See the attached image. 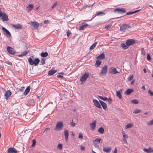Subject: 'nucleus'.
Instances as JSON below:
<instances>
[{
	"instance_id": "680f3d73",
	"label": "nucleus",
	"mask_w": 153,
	"mask_h": 153,
	"mask_svg": "<svg viewBox=\"0 0 153 153\" xmlns=\"http://www.w3.org/2000/svg\"><path fill=\"white\" fill-rule=\"evenodd\" d=\"M25 89L24 87H22L20 88L19 90L20 91H22Z\"/></svg>"
},
{
	"instance_id": "c756f323",
	"label": "nucleus",
	"mask_w": 153,
	"mask_h": 153,
	"mask_svg": "<svg viewBox=\"0 0 153 153\" xmlns=\"http://www.w3.org/2000/svg\"><path fill=\"white\" fill-rule=\"evenodd\" d=\"M133 91V90L132 89H128L125 92V94L127 95L130 94L131 92Z\"/></svg>"
},
{
	"instance_id": "bf43d9fd",
	"label": "nucleus",
	"mask_w": 153,
	"mask_h": 153,
	"mask_svg": "<svg viewBox=\"0 0 153 153\" xmlns=\"http://www.w3.org/2000/svg\"><path fill=\"white\" fill-rule=\"evenodd\" d=\"M78 137L80 139H82V138L83 136L81 133H80L79 134Z\"/></svg>"
},
{
	"instance_id": "ddd939ff",
	"label": "nucleus",
	"mask_w": 153,
	"mask_h": 153,
	"mask_svg": "<svg viewBox=\"0 0 153 153\" xmlns=\"http://www.w3.org/2000/svg\"><path fill=\"white\" fill-rule=\"evenodd\" d=\"M11 94V92L10 90H7L6 91L4 94L5 98L7 99Z\"/></svg>"
},
{
	"instance_id": "2f4dec72",
	"label": "nucleus",
	"mask_w": 153,
	"mask_h": 153,
	"mask_svg": "<svg viewBox=\"0 0 153 153\" xmlns=\"http://www.w3.org/2000/svg\"><path fill=\"white\" fill-rule=\"evenodd\" d=\"M101 63V60H97L95 63V65L96 66V67L97 68L99 67Z\"/></svg>"
},
{
	"instance_id": "f03ea898",
	"label": "nucleus",
	"mask_w": 153,
	"mask_h": 153,
	"mask_svg": "<svg viewBox=\"0 0 153 153\" xmlns=\"http://www.w3.org/2000/svg\"><path fill=\"white\" fill-rule=\"evenodd\" d=\"M131 28V27L128 24H123L120 27V30L123 32L126 30Z\"/></svg>"
},
{
	"instance_id": "9d476101",
	"label": "nucleus",
	"mask_w": 153,
	"mask_h": 153,
	"mask_svg": "<svg viewBox=\"0 0 153 153\" xmlns=\"http://www.w3.org/2000/svg\"><path fill=\"white\" fill-rule=\"evenodd\" d=\"M94 105L96 107L99 108H102L101 105L100 104L99 102L96 99L94 100L93 101Z\"/></svg>"
},
{
	"instance_id": "79ce46f5",
	"label": "nucleus",
	"mask_w": 153,
	"mask_h": 153,
	"mask_svg": "<svg viewBox=\"0 0 153 153\" xmlns=\"http://www.w3.org/2000/svg\"><path fill=\"white\" fill-rule=\"evenodd\" d=\"M141 54L143 55H144L145 54V51L143 48H141Z\"/></svg>"
},
{
	"instance_id": "20e7f679",
	"label": "nucleus",
	"mask_w": 153,
	"mask_h": 153,
	"mask_svg": "<svg viewBox=\"0 0 153 153\" xmlns=\"http://www.w3.org/2000/svg\"><path fill=\"white\" fill-rule=\"evenodd\" d=\"M114 12L119 14H122L124 13L126 11L125 9L123 8H117L114 9Z\"/></svg>"
},
{
	"instance_id": "a211bd4d",
	"label": "nucleus",
	"mask_w": 153,
	"mask_h": 153,
	"mask_svg": "<svg viewBox=\"0 0 153 153\" xmlns=\"http://www.w3.org/2000/svg\"><path fill=\"white\" fill-rule=\"evenodd\" d=\"M99 102L103 109L104 110L106 109L107 108L106 104L102 101L99 100Z\"/></svg>"
},
{
	"instance_id": "774afa93",
	"label": "nucleus",
	"mask_w": 153,
	"mask_h": 153,
	"mask_svg": "<svg viewBox=\"0 0 153 153\" xmlns=\"http://www.w3.org/2000/svg\"><path fill=\"white\" fill-rule=\"evenodd\" d=\"M135 82V80H133L131 82V85H133L134 83V82Z\"/></svg>"
},
{
	"instance_id": "473e14b6",
	"label": "nucleus",
	"mask_w": 153,
	"mask_h": 153,
	"mask_svg": "<svg viewBox=\"0 0 153 153\" xmlns=\"http://www.w3.org/2000/svg\"><path fill=\"white\" fill-rule=\"evenodd\" d=\"M121 46L124 50H126L128 48V46L126 45L124 43H122L121 45Z\"/></svg>"
},
{
	"instance_id": "13d9d810",
	"label": "nucleus",
	"mask_w": 153,
	"mask_h": 153,
	"mask_svg": "<svg viewBox=\"0 0 153 153\" xmlns=\"http://www.w3.org/2000/svg\"><path fill=\"white\" fill-rule=\"evenodd\" d=\"M57 4V3L56 2L53 4V5L51 7V8L52 9H53Z\"/></svg>"
},
{
	"instance_id": "cd10ccee",
	"label": "nucleus",
	"mask_w": 153,
	"mask_h": 153,
	"mask_svg": "<svg viewBox=\"0 0 153 153\" xmlns=\"http://www.w3.org/2000/svg\"><path fill=\"white\" fill-rule=\"evenodd\" d=\"M57 71L56 70H52L49 71L48 72L49 75H52L56 72Z\"/></svg>"
},
{
	"instance_id": "6ab92c4d",
	"label": "nucleus",
	"mask_w": 153,
	"mask_h": 153,
	"mask_svg": "<svg viewBox=\"0 0 153 153\" xmlns=\"http://www.w3.org/2000/svg\"><path fill=\"white\" fill-rule=\"evenodd\" d=\"M122 134H123V140L125 142V143L127 144V141L126 139L128 138V135H126V134L124 133L123 131V132Z\"/></svg>"
},
{
	"instance_id": "49530a36",
	"label": "nucleus",
	"mask_w": 153,
	"mask_h": 153,
	"mask_svg": "<svg viewBox=\"0 0 153 153\" xmlns=\"http://www.w3.org/2000/svg\"><path fill=\"white\" fill-rule=\"evenodd\" d=\"M133 78V75L132 74L130 75L128 77V79L129 81H130Z\"/></svg>"
},
{
	"instance_id": "09e8293b",
	"label": "nucleus",
	"mask_w": 153,
	"mask_h": 153,
	"mask_svg": "<svg viewBox=\"0 0 153 153\" xmlns=\"http://www.w3.org/2000/svg\"><path fill=\"white\" fill-rule=\"evenodd\" d=\"M70 124L71 126L72 127H74L75 125V123L73 122V120L70 123Z\"/></svg>"
},
{
	"instance_id": "f8f14e48",
	"label": "nucleus",
	"mask_w": 153,
	"mask_h": 153,
	"mask_svg": "<svg viewBox=\"0 0 153 153\" xmlns=\"http://www.w3.org/2000/svg\"><path fill=\"white\" fill-rule=\"evenodd\" d=\"M96 121L94 120L90 124L91 128L92 130H94L95 129L96 126Z\"/></svg>"
},
{
	"instance_id": "5fc2aeb1",
	"label": "nucleus",
	"mask_w": 153,
	"mask_h": 153,
	"mask_svg": "<svg viewBox=\"0 0 153 153\" xmlns=\"http://www.w3.org/2000/svg\"><path fill=\"white\" fill-rule=\"evenodd\" d=\"M147 60L148 61H150L151 60V58L150 57V55L149 53L147 54Z\"/></svg>"
},
{
	"instance_id": "4c0bfd02",
	"label": "nucleus",
	"mask_w": 153,
	"mask_h": 153,
	"mask_svg": "<svg viewBox=\"0 0 153 153\" xmlns=\"http://www.w3.org/2000/svg\"><path fill=\"white\" fill-rule=\"evenodd\" d=\"M133 126V124L131 123H129L127 124L126 126V129L132 127Z\"/></svg>"
},
{
	"instance_id": "c03bdc74",
	"label": "nucleus",
	"mask_w": 153,
	"mask_h": 153,
	"mask_svg": "<svg viewBox=\"0 0 153 153\" xmlns=\"http://www.w3.org/2000/svg\"><path fill=\"white\" fill-rule=\"evenodd\" d=\"M147 124L149 126L152 125L153 124V119L152 120H150V121L148 122L147 123Z\"/></svg>"
},
{
	"instance_id": "e2e57ef3",
	"label": "nucleus",
	"mask_w": 153,
	"mask_h": 153,
	"mask_svg": "<svg viewBox=\"0 0 153 153\" xmlns=\"http://www.w3.org/2000/svg\"><path fill=\"white\" fill-rule=\"evenodd\" d=\"M80 149L82 150H85V147L83 146H81L80 147Z\"/></svg>"
},
{
	"instance_id": "393cba45",
	"label": "nucleus",
	"mask_w": 153,
	"mask_h": 153,
	"mask_svg": "<svg viewBox=\"0 0 153 153\" xmlns=\"http://www.w3.org/2000/svg\"><path fill=\"white\" fill-rule=\"evenodd\" d=\"M143 150L148 153H151V152H153V150L150 148H149L148 149L144 148L143 149Z\"/></svg>"
},
{
	"instance_id": "1a4fd4ad",
	"label": "nucleus",
	"mask_w": 153,
	"mask_h": 153,
	"mask_svg": "<svg viewBox=\"0 0 153 153\" xmlns=\"http://www.w3.org/2000/svg\"><path fill=\"white\" fill-rule=\"evenodd\" d=\"M109 73L112 74H116L118 73L119 72L117 71L115 68L111 67L109 69Z\"/></svg>"
},
{
	"instance_id": "603ef678",
	"label": "nucleus",
	"mask_w": 153,
	"mask_h": 153,
	"mask_svg": "<svg viewBox=\"0 0 153 153\" xmlns=\"http://www.w3.org/2000/svg\"><path fill=\"white\" fill-rule=\"evenodd\" d=\"M62 146L61 144H59L57 146V148L59 150H61L62 149Z\"/></svg>"
},
{
	"instance_id": "864d4df0",
	"label": "nucleus",
	"mask_w": 153,
	"mask_h": 153,
	"mask_svg": "<svg viewBox=\"0 0 153 153\" xmlns=\"http://www.w3.org/2000/svg\"><path fill=\"white\" fill-rule=\"evenodd\" d=\"M107 100L109 104H111L112 101V100L110 98H109L107 99Z\"/></svg>"
},
{
	"instance_id": "e433bc0d",
	"label": "nucleus",
	"mask_w": 153,
	"mask_h": 153,
	"mask_svg": "<svg viewBox=\"0 0 153 153\" xmlns=\"http://www.w3.org/2000/svg\"><path fill=\"white\" fill-rule=\"evenodd\" d=\"M105 14V13L102 12L100 11L98 12L96 14L97 16H102Z\"/></svg>"
},
{
	"instance_id": "a18cd8bd",
	"label": "nucleus",
	"mask_w": 153,
	"mask_h": 153,
	"mask_svg": "<svg viewBox=\"0 0 153 153\" xmlns=\"http://www.w3.org/2000/svg\"><path fill=\"white\" fill-rule=\"evenodd\" d=\"M101 140V139L100 138H97L93 141H94L95 142H97L98 143H100Z\"/></svg>"
},
{
	"instance_id": "4be33fe9",
	"label": "nucleus",
	"mask_w": 153,
	"mask_h": 153,
	"mask_svg": "<svg viewBox=\"0 0 153 153\" xmlns=\"http://www.w3.org/2000/svg\"><path fill=\"white\" fill-rule=\"evenodd\" d=\"M122 92V90L121 89H120L119 91H117L116 92V95L120 99L122 98V96L121 94Z\"/></svg>"
},
{
	"instance_id": "6e6552de",
	"label": "nucleus",
	"mask_w": 153,
	"mask_h": 153,
	"mask_svg": "<svg viewBox=\"0 0 153 153\" xmlns=\"http://www.w3.org/2000/svg\"><path fill=\"white\" fill-rule=\"evenodd\" d=\"M7 51L8 53L10 54L14 55L16 53V51L14 50V49L10 47H7Z\"/></svg>"
},
{
	"instance_id": "052dcab7",
	"label": "nucleus",
	"mask_w": 153,
	"mask_h": 153,
	"mask_svg": "<svg viewBox=\"0 0 153 153\" xmlns=\"http://www.w3.org/2000/svg\"><path fill=\"white\" fill-rule=\"evenodd\" d=\"M36 143V141L34 139L33 140V144L32 145V146L33 147V146H34V145Z\"/></svg>"
},
{
	"instance_id": "6e6d98bb",
	"label": "nucleus",
	"mask_w": 153,
	"mask_h": 153,
	"mask_svg": "<svg viewBox=\"0 0 153 153\" xmlns=\"http://www.w3.org/2000/svg\"><path fill=\"white\" fill-rule=\"evenodd\" d=\"M66 33H67V36L69 37L71 33V32L69 30H68L67 31Z\"/></svg>"
},
{
	"instance_id": "423d86ee",
	"label": "nucleus",
	"mask_w": 153,
	"mask_h": 153,
	"mask_svg": "<svg viewBox=\"0 0 153 153\" xmlns=\"http://www.w3.org/2000/svg\"><path fill=\"white\" fill-rule=\"evenodd\" d=\"M89 74L88 73H85L81 77L80 81L82 82H85Z\"/></svg>"
},
{
	"instance_id": "37998d69",
	"label": "nucleus",
	"mask_w": 153,
	"mask_h": 153,
	"mask_svg": "<svg viewBox=\"0 0 153 153\" xmlns=\"http://www.w3.org/2000/svg\"><path fill=\"white\" fill-rule=\"evenodd\" d=\"M141 110L140 109H136L133 112L134 114H136L140 113Z\"/></svg>"
},
{
	"instance_id": "de8ad7c7",
	"label": "nucleus",
	"mask_w": 153,
	"mask_h": 153,
	"mask_svg": "<svg viewBox=\"0 0 153 153\" xmlns=\"http://www.w3.org/2000/svg\"><path fill=\"white\" fill-rule=\"evenodd\" d=\"M30 7L29 9H28L29 10H31L33 8V6L32 4H29L27 7Z\"/></svg>"
},
{
	"instance_id": "aec40b11",
	"label": "nucleus",
	"mask_w": 153,
	"mask_h": 153,
	"mask_svg": "<svg viewBox=\"0 0 153 153\" xmlns=\"http://www.w3.org/2000/svg\"><path fill=\"white\" fill-rule=\"evenodd\" d=\"M33 65L37 66L40 62V60L38 58H36L33 60Z\"/></svg>"
},
{
	"instance_id": "f704fd0d",
	"label": "nucleus",
	"mask_w": 153,
	"mask_h": 153,
	"mask_svg": "<svg viewBox=\"0 0 153 153\" xmlns=\"http://www.w3.org/2000/svg\"><path fill=\"white\" fill-rule=\"evenodd\" d=\"M98 131L101 134H103L104 132V129L102 127H101L99 128Z\"/></svg>"
},
{
	"instance_id": "8fccbe9b",
	"label": "nucleus",
	"mask_w": 153,
	"mask_h": 153,
	"mask_svg": "<svg viewBox=\"0 0 153 153\" xmlns=\"http://www.w3.org/2000/svg\"><path fill=\"white\" fill-rule=\"evenodd\" d=\"M148 93L150 96H153V92L152 91L150 90L149 89L148 90Z\"/></svg>"
},
{
	"instance_id": "b1692460",
	"label": "nucleus",
	"mask_w": 153,
	"mask_h": 153,
	"mask_svg": "<svg viewBox=\"0 0 153 153\" xmlns=\"http://www.w3.org/2000/svg\"><path fill=\"white\" fill-rule=\"evenodd\" d=\"M33 58V56H32V57H30L28 59V62L31 65H33V59H32Z\"/></svg>"
},
{
	"instance_id": "dca6fc26",
	"label": "nucleus",
	"mask_w": 153,
	"mask_h": 153,
	"mask_svg": "<svg viewBox=\"0 0 153 153\" xmlns=\"http://www.w3.org/2000/svg\"><path fill=\"white\" fill-rule=\"evenodd\" d=\"M12 26L17 29H21L22 28V25L19 24L17 25H13Z\"/></svg>"
},
{
	"instance_id": "f3484780",
	"label": "nucleus",
	"mask_w": 153,
	"mask_h": 153,
	"mask_svg": "<svg viewBox=\"0 0 153 153\" xmlns=\"http://www.w3.org/2000/svg\"><path fill=\"white\" fill-rule=\"evenodd\" d=\"M31 25L34 28V29H36L38 28L39 26V24L37 22H31Z\"/></svg>"
},
{
	"instance_id": "4d7b16f0",
	"label": "nucleus",
	"mask_w": 153,
	"mask_h": 153,
	"mask_svg": "<svg viewBox=\"0 0 153 153\" xmlns=\"http://www.w3.org/2000/svg\"><path fill=\"white\" fill-rule=\"evenodd\" d=\"M93 144H94V147L96 148L97 147V143H96V142L94 141H93Z\"/></svg>"
},
{
	"instance_id": "c85d7f7f",
	"label": "nucleus",
	"mask_w": 153,
	"mask_h": 153,
	"mask_svg": "<svg viewBox=\"0 0 153 153\" xmlns=\"http://www.w3.org/2000/svg\"><path fill=\"white\" fill-rule=\"evenodd\" d=\"M140 10H135L134 11H132V12H127L126 15H131L134 13H135L138 12H139L140 11Z\"/></svg>"
},
{
	"instance_id": "9b49d317",
	"label": "nucleus",
	"mask_w": 153,
	"mask_h": 153,
	"mask_svg": "<svg viewBox=\"0 0 153 153\" xmlns=\"http://www.w3.org/2000/svg\"><path fill=\"white\" fill-rule=\"evenodd\" d=\"M7 153H17V151L14 148L10 147L7 150Z\"/></svg>"
},
{
	"instance_id": "58836bf2",
	"label": "nucleus",
	"mask_w": 153,
	"mask_h": 153,
	"mask_svg": "<svg viewBox=\"0 0 153 153\" xmlns=\"http://www.w3.org/2000/svg\"><path fill=\"white\" fill-rule=\"evenodd\" d=\"M45 59L44 58H42L40 61L41 65H43L45 63Z\"/></svg>"
},
{
	"instance_id": "4468645a",
	"label": "nucleus",
	"mask_w": 153,
	"mask_h": 153,
	"mask_svg": "<svg viewBox=\"0 0 153 153\" xmlns=\"http://www.w3.org/2000/svg\"><path fill=\"white\" fill-rule=\"evenodd\" d=\"M64 134L65 137V140L67 141L68 139V136L69 135L68 131L66 129H64Z\"/></svg>"
},
{
	"instance_id": "3c124183",
	"label": "nucleus",
	"mask_w": 153,
	"mask_h": 153,
	"mask_svg": "<svg viewBox=\"0 0 153 153\" xmlns=\"http://www.w3.org/2000/svg\"><path fill=\"white\" fill-rule=\"evenodd\" d=\"M111 25H106L105 27V29L107 30H108V29H109L111 28Z\"/></svg>"
},
{
	"instance_id": "0eeeda50",
	"label": "nucleus",
	"mask_w": 153,
	"mask_h": 153,
	"mask_svg": "<svg viewBox=\"0 0 153 153\" xmlns=\"http://www.w3.org/2000/svg\"><path fill=\"white\" fill-rule=\"evenodd\" d=\"M3 31L5 33L4 34L8 38L10 37L11 35L10 32L7 30L6 28L4 27H2V28Z\"/></svg>"
},
{
	"instance_id": "5701e85b",
	"label": "nucleus",
	"mask_w": 153,
	"mask_h": 153,
	"mask_svg": "<svg viewBox=\"0 0 153 153\" xmlns=\"http://www.w3.org/2000/svg\"><path fill=\"white\" fill-rule=\"evenodd\" d=\"M30 89V87L29 86L27 87L26 89H25V91L24 93V94L25 95H26L29 92Z\"/></svg>"
},
{
	"instance_id": "2eb2a0df",
	"label": "nucleus",
	"mask_w": 153,
	"mask_h": 153,
	"mask_svg": "<svg viewBox=\"0 0 153 153\" xmlns=\"http://www.w3.org/2000/svg\"><path fill=\"white\" fill-rule=\"evenodd\" d=\"M1 17H2V20L3 21H7L8 20L7 16L5 13H3Z\"/></svg>"
},
{
	"instance_id": "0e129e2a",
	"label": "nucleus",
	"mask_w": 153,
	"mask_h": 153,
	"mask_svg": "<svg viewBox=\"0 0 153 153\" xmlns=\"http://www.w3.org/2000/svg\"><path fill=\"white\" fill-rule=\"evenodd\" d=\"M49 22V21L48 20H45L44 22V23L45 24H47Z\"/></svg>"
},
{
	"instance_id": "72a5a7b5",
	"label": "nucleus",
	"mask_w": 153,
	"mask_h": 153,
	"mask_svg": "<svg viewBox=\"0 0 153 153\" xmlns=\"http://www.w3.org/2000/svg\"><path fill=\"white\" fill-rule=\"evenodd\" d=\"M48 55V53L47 52H42L41 54V56L42 57H46Z\"/></svg>"
},
{
	"instance_id": "7ed1b4c3",
	"label": "nucleus",
	"mask_w": 153,
	"mask_h": 153,
	"mask_svg": "<svg viewBox=\"0 0 153 153\" xmlns=\"http://www.w3.org/2000/svg\"><path fill=\"white\" fill-rule=\"evenodd\" d=\"M108 66L105 65L104 66L102 69L100 73V76H104L107 73Z\"/></svg>"
},
{
	"instance_id": "338daca9",
	"label": "nucleus",
	"mask_w": 153,
	"mask_h": 153,
	"mask_svg": "<svg viewBox=\"0 0 153 153\" xmlns=\"http://www.w3.org/2000/svg\"><path fill=\"white\" fill-rule=\"evenodd\" d=\"M57 77L58 78H62L63 77V76H62L60 75H57Z\"/></svg>"
},
{
	"instance_id": "39448f33",
	"label": "nucleus",
	"mask_w": 153,
	"mask_h": 153,
	"mask_svg": "<svg viewBox=\"0 0 153 153\" xmlns=\"http://www.w3.org/2000/svg\"><path fill=\"white\" fill-rule=\"evenodd\" d=\"M135 42V40L134 39H129L127 40L126 42V45L127 46L129 47Z\"/></svg>"
},
{
	"instance_id": "c9c22d12",
	"label": "nucleus",
	"mask_w": 153,
	"mask_h": 153,
	"mask_svg": "<svg viewBox=\"0 0 153 153\" xmlns=\"http://www.w3.org/2000/svg\"><path fill=\"white\" fill-rule=\"evenodd\" d=\"M97 42H95L92 44L90 47V49L91 50L94 49L96 46Z\"/></svg>"
},
{
	"instance_id": "69168bd1",
	"label": "nucleus",
	"mask_w": 153,
	"mask_h": 153,
	"mask_svg": "<svg viewBox=\"0 0 153 153\" xmlns=\"http://www.w3.org/2000/svg\"><path fill=\"white\" fill-rule=\"evenodd\" d=\"M117 149L115 148L114 151L113 153H117Z\"/></svg>"
},
{
	"instance_id": "bb28decb",
	"label": "nucleus",
	"mask_w": 153,
	"mask_h": 153,
	"mask_svg": "<svg viewBox=\"0 0 153 153\" xmlns=\"http://www.w3.org/2000/svg\"><path fill=\"white\" fill-rule=\"evenodd\" d=\"M88 26V25L87 24H85L83 25H82L80 26L79 28V30H84L85 28Z\"/></svg>"
},
{
	"instance_id": "ea45409f",
	"label": "nucleus",
	"mask_w": 153,
	"mask_h": 153,
	"mask_svg": "<svg viewBox=\"0 0 153 153\" xmlns=\"http://www.w3.org/2000/svg\"><path fill=\"white\" fill-rule=\"evenodd\" d=\"M99 97L101 100L104 101L107 100V98L106 97H102L101 96H99Z\"/></svg>"
},
{
	"instance_id": "412c9836",
	"label": "nucleus",
	"mask_w": 153,
	"mask_h": 153,
	"mask_svg": "<svg viewBox=\"0 0 153 153\" xmlns=\"http://www.w3.org/2000/svg\"><path fill=\"white\" fill-rule=\"evenodd\" d=\"M111 150V148L110 147L107 148L103 147V151L106 153L109 152Z\"/></svg>"
},
{
	"instance_id": "a878e982",
	"label": "nucleus",
	"mask_w": 153,
	"mask_h": 153,
	"mask_svg": "<svg viewBox=\"0 0 153 153\" xmlns=\"http://www.w3.org/2000/svg\"><path fill=\"white\" fill-rule=\"evenodd\" d=\"M105 58V54L104 53H102L98 56L97 57V59H103Z\"/></svg>"
},
{
	"instance_id": "f257e3e1",
	"label": "nucleus",
	"mask_w": 153,
	"mask_h": 153,
	"mask_svg": "<svg viewBox=\"0 0 153 153\" xmlns=\"http://www.w3.org/2000/svg\"><path fill=\"white\" fill-rule=\"evenodd\" d=\"M63 127V124L62 122L60 121L57 123L55 129L58 130H62Z\"/></svg>"
},
{
	"instance_id": "a19ab883",
	"label": "nucleus",
	"mask_w": 153,
	"mask_h": 153,
	"mask_svg": "<svg viewBox=\"0 0 153 153\" xmlns=\"http://www.w3.org/2000/svg\"><path fill=\"white\" fill-rule=\"evenodd\" d=\"M131 102L132 103L136 104L138 103V101L136 99H134L131 101Z\"/></svg>"
},
{
	"instance_id": "7c9ffc66",
	"label": "nucleus",
	"mask_w": 153,
	"mask_h": 153,
	"mask_svg": "<svg viewBox=\"0 0 153 153\" xmlns=\"http://www.w3.org/2000/svg\"><path fill=\"white\" fill-rule=\"evenodd\" d=\"M28 52V51H24L22 53L20 54L19 55H18V56L19 57H21L22 56H25L27 54Z\"/></svg>"
}]
</instances>
